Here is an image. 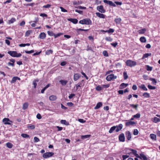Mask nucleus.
<instances>
[{
  "label": "nucleus",
  "instance_id": "obj_1",
  "mask_svg": "<svg viewBox=\"0 0 160 160\" xmlns=\"http://www.w3.org/2000/svg\"><path fill=\"white\" fill-rule=\"evenodd\" d=\"M79 23L82 24L91 25L92 21L89 19L85 18L80 20Z\"/></svg>",
  "mask_w": 160,
  "mask_h": 160
},
{
  "label": "nucleus",
  "instance_id": "obj_2",
  "mask_svg": "<svg viewBox=\"0 0 160 160\" xmlns=\"http://www.w3.org/2000/svg\"><path fill=\"white\" fill-rule=\"evenodd\" d=\"M8 53L12 57H19L22 56L21 54L18 53L16 51H9L8 52Z\"/></svg>",
  "mask_w": 160,
  "mask_h": 160
},
{
  "label": "nucleus",
  "instance_id": "obj_3",
  "mask_svg": "<svg viewBox=\"0 0 160 160\" xmlns=\"http://www.w3.org/2000/svg\"><path fill=\"white\" fill-rule=\"evenodd\" d=\"M126 63L127 66L130 67H132L136 65V62H135L132 61L130 60H127L126 62Z\"/></svg>",
  "mask_w": 160,
  "mask_h": 160
},
{
  "label": "nucleus",
  "instance_id": "obj_4",
  "mask_svg": "<svg viewBox=\"0 0 160 160\" xmlns=\"http://www.w3.org/2000/svg\"><path fill=\"white\" fill-rule=\"evenodd\" d=\"M54 154V153L52 152H47L43 154L42 157L44 158H47L51 157Z\"/></svg>",
  "mask_w": 160,
  "mask_h": 160
},
{
  "label": "nucleus",
  "instance_id": "obj_5",
  "mask_svg": "<svg viewBox=\"0 0 160 160\" xmlns=\"http://www.w3.org/2000/svg\"><path fill=\"white\" fill-rule=\"evenodd\" d=\"M117 76H114L113 74H111L109 75H108L106 77V80L108 81H110L111 80H113L116 79Z\"/></svg>",
  "mask_w": 160,
  "mask_h": 160
},
{
  "label": "nucleus",
  "instance_id": "obj_6",
  "mask_svg": "<svg viewBox=\"0 0 160 160\" xmlns=\"http://www.w3.org/2000/svg\"><path fill=\"white\" fill-rule=\"evenodd\" d=\"M2 122L4 123L5 125H11L10 122H12L9 120L8 118H5L2 120Z\"/></svg>",
  "mask_w": 160,
  "mask_h": 160
},
{
  "label": "nucleus",
  "instance_id": "obj_7",
  "mask_svg": "<svg viewBox=\"0 0 160 160\" xmlns=\"http://www.w3.org/2000/svg\"><path fill=\"white\" fill-rule=\"evenodd\" d=\"M97 8L98 10L102 13H104L106 11L104 9L102 5H100V6H98Z\"/></svg>",
  "mask_w": 160,
  "mask_h": 160
},
{
  "label": "nucleus",
  "instance_id": "obj_8",
  "mask_svg": "<svg viewBox=\"0 0 160 160\" xmlns=\"http://www.w3.org/2000/svg\"><path fill=\"white\" fill-rule=\"evenodd\" d=\"M103 2L104 3L109 5L110 6L116 7V5L112 1H108L107 0H103Z\"/></svg>",
  "mask_w": 160,
  "mask_h": 160
},
{
  "label": "nucleus",
  "instance_id": "obj_9",
  "mask_svg": "<svg viewBox=\"0 0 160 160\" xmlns=\"http://www.w3.org/2000/svg\"><path fill=\"white\" fill-rule=\"evenodd\" d=\"M129 151H131L132 152L128 153L129 155H130L132 153L137 157H138L139 158H140V156H139L138 154H137V152L136 151V150L132 149H130L129 150Z\"/></svg>",
  "mask_w": 160,
  "mask_h": 160
},
{
  "label": "nucleus",
  "instance_id": "obj_10",
  "mask_svg": "<svg viewBox=\"0 0 160 160\" xmlns=\"http://www.w3.org/2000/svg\"><path fill=\"white\" fill-rule=\"evenodd\" d=\"M125 138L123 133L121 134L119 136V139L120 141L124 142L125 141Z\"/></svg>",
  "mask_w": 160,
  "mask_h": 160
},
{
  "label": "nucleus",
  "instance_id": "obj_11",
  "mask_svg": "<svg viewBox=\"0 0 160 160\" xmlns=\"http://www.w3.org/2000/svg\"><path fill=\"white\" fill-rule=\"evenodd\" d=\"M81 77V75L79 73H76L74 74L73 76L74 80L76 81L78 80Z\"/></svg>",
  "mask_w": 160,
  "mask_h": 160
},
{
  "label": "nucleus",
  "instance_id": "obj_12",
  "mask_svg": "<svg viewBox=\"0 0 160 160\" xmlns=\"http://www.w3.org/2000/svg\"><path fill=\"white\" fill-rule=\"evenodd\" d=\"M135 124H136L135 122H134L132 121H129L128 122H126V123H125L126 126L127 127L129 126L130 125L133 126Z\"/></svg>",
  "mask_w": 160,
  "mask_h": 160
},
{
  "label": "nucleus",
  "instance_id": "obj_13",
  "mask_svg": "<svg viewBox=\"0 0 160 160\" xmlns=\"http://www.w3.org/2000/svg\"><path fill=\"white\" fill-rule=\"evenodd\" d=\"M126 135L127 139L128 140H130L131 138V135L130 132L129 131L126 132Z\"/></svg>",
  "mask_w": 160,
  "mask_h": 160
},
{
  "label": "nucleus",
  "instance_id": "obj_14",
  "mask_svg": "<svg viewBox=\"0 0 160 160\" xmlns=\"http://www.w3.org/2000/svg\"><path fill=\"white\" fill-rule=\"evenodd\" d=\"M46 37V34L43 32H41L40 33L39 35V38L42 39H44Z\"/></svg>",
  "mask_w": 160,
  "mask_h": 160
},
{
  "label": "nucleus",
  "instance_id": "obj_15",
  "mask_svg": "<svg viewBox=\"0 0 160 160\" xmlns=\"http://www.w3.org/2000/svg\"><path fill=\"white\" fill-rule=\"evenodd\" d=\"M68 20L75 24L77 23L78 22V20L75 18H69Z\"/></svg>",
  "mask_w": 160,
  "mask_h": 160
},
{
  "label": "nucleus",
  "instance_id": "obj_16",
  "mask_svg": "<svg viewBox=\"0 0 160 160\" xmlns=\"http://www.w3.org/2000/svg\"><path fill=\"white\" fill-rule=\"evenodd\" d=\"M96 14L97 16L100 18H105V15L102 14L99 12H96Z\"/></svg>",
  "mask_w": 160,
  "mask_h": 160
},
{
  "label": "nucleus",
  "instance_id": "obj_17",
  "mask_svg": "<svg viewBox=\"0 0 160 160\" xmlns=\"http://www.w3.org/2000/svg\"><path fill=\"white\" fill-rule=\"evenodd\" d=\"M117 128L116 130V131L117 132H119L120 130L122 128V125L121 124H119L118 126H116Z\"/></svg>",
  "mask_w": 160,
  "mask_h": 160
},
{
  "label": "nucleus",
  "instance_id": "obj_18",
  "mask_svg": "<svg viewBox=\"0 0 160 160\" xmlns=\"http://www.w3.org/2000/svg\"><path fill=\"white\" fill-rule=\"evenodd\" d=\"M151 53H146L144 54L142 58V59H144L146 58H148L149 56H150L151 55Z\"/></svg>",
  "mask_w": 160,
  "mask_h": 160
},
{
  "label": "nucleus",
  "instance_id": "obj_19",
  "mask_svg": "<svg viewBox=\"0 0 160 160\" xmlns=\"http://www.w3.org/2000/svg\"><path fill=\"white\" fill-rule=\"evenodd\" d=\"M142 96L144 98H149L150 97L149 93L147 92L144 93L142 94Z\"/></svg>",
  "mask_w": 160,
  "mask_h": 160
},
{
  "label": "nucleus",
  "instance_id": "obj_20",
  "mask_svg": "<svg viewBox=\"0 0 160 160\" xmlns=\"http://www.w3.org/2000/svg\"><path fill=\"white\" fill-rule=\"evenodd\" d=\"M151 138L154 141H156L157 140V138L156 135L154 134H151L150 135Z\"/></svg>",
  "mask_w": 160,
  "mask_h": 160
},
{
  "label": "nucleus",
  "instance_id": "obj_21",
  "mask_svg": "<svg viewBox=\"0 0 160 160\" xmlns=\"http://www.w3.org/2000/svg\"><path fill=\"white\" fill-rule=\"evenodd\" d=\"M102 103L101 102H98L96 105V106L94 107L95 109H97L100 107H101L102 106Z\"/></svg>",
  "mask_w": 160,
  "mask_h": 160
},
{
  "label": "nucleus",
  "instance_id": "obj_22",
  "mask_svg": "<svg viewBox=\"0 0 160 160\" xmlns=\"http://www.w3.org/2000/svg\"><path fill=\"white\" fill-rule=\"evenodd\" d=\"M59 82L62 86L65 85L68 82V81L63 80H61L59 81Z\"/></svg>",
  "mask_w": 160,
  "mask_h": 160
},
{
  "label": "nucleus",
  "instance_id": "obj_23",
  "mask_svg": "<svg viewBox=\"0 0 160 160\" xmlns=\"http://www.w3.org/2000/svg\"><path fill=\"white\" fill-rule=\"evenodd\" d=\"M28 106V102H25L22 105V109L23 110H25L27 109Z\"/></svg>",
  "mask_w": 160,
  "mask_h": 160
},
{
  "label": "nucleus",
  "instance_id": "obj_24",
  "mask_svg": "<svg viewBox=\"0 0 160 160\" xmlns=\"http://www.w3.org/2000/svg\"><path fill=\"white\" fill-rule=\"evenodd\" d=\"M141 159H143V160H148V158L147 157L142 153H141Z\"/></svg>",
  "mask_w": 160,
  "mask_h": 160
},
{
  "label": "nucleus",
  "instance_id": "obj_25",
  "mask_svg": "<svg viewBox=\"0 0 160 160\" xmlns=\"http://www.w3.org/2000/svg\"><path fill=\"white\" fill-rule=\"evenodd\" d=\"M149 80L152 81V84L154 85H156L157 82L155 79L152 78H149Z\"/></svg>",
  "mask_w": 160,
  "mask_h": 160
},
{
  "label": "nucleus",
  "instance_id": "obj_26",
  "mask_svg": "<svg viewBox=\"0 0 160 160\" xmlns=\"http://www.w3.org/2000/svg\"><path fill=\"white\" fill-rule=\"evenodd\" d=\"M57 97L54 95H52L49 97V100L51 101H55L57 99Z\"/></svg>",
  "mask_w": 160,
  "mask_h": 160
},
{
  "label": "nucleus",
  "instance_id": "obj_27",
  "mask_svg": "<svg viewBox=\"0 0 160 160\" xmlns=\"http://www.w3.org/2000/svg\"><path fill=\"white\" fill-rule=\"evenodd\" d=\"M153 122L156 123L158 122H160V119L156 117H155L153 118Z\"/></svg>",
  "mask_w": 160,
  "mask_h": 160
},
{
  "label": "nucleus",
  "instance_id": "obj_28",
  "mask_svg": "<svg viewBox=\"0 0 160 160\" xmlns=\"http://www.w3.org/2000/svg\"><path fill=\"white\" fill-rule=\"evenodd\" d=\"M116 127L115 126H114L112 127L109 131V133H112L113 131L116 129Z\"/></svg>",
  "mask_w": 160,
  "mask_h": 160
},
{
  "label": "nucleus",
  "instance_id": "obj_29",
  "mask_svg": "<svg viewBox=\"0 0 160 160\" xmlns=\"http://www.w3.org/2000/svg\"><path fill=\"white\" fill-rule=\"evenodd\" d=\"M128 85V84L124 83H122L120 86V88L121 89L123 88H126Z\"/></svg>",
  "mask_w": 160,
  "mask_h": 160
},
{
  "label": "nucleus",
  "instance_id": "obj_30",
  "mask_svg": "<svg viewBox=\"0 0 160 160\" xmlns=\"http://www.w3.org/2000/svg\"><path fill=\"white\" fill-rule=\"evenodd\" d=\"M6 146L9 148H11L13 147L12 144L9 142H8L6 143Z\"/></svg>",
  "mask_w": 160,
  "mask_h": 160
},
{
  "label": "nucleus",
  "instance_id": "obj_31",
  "mask_svg": "<svg viewBox=\"0 0 160 160\" xmlns=\"http://www.w3.org/2000/svg\"><path fill=\"white\" fill-rule=\"evenodd\" d=\"M114 21L116 23L118 24L120 23L121 21V19L120 18H116L115 19Z\"/></svg>",
  "mask_w": 160,
  "mask_h": 160
},
{
  "label": "nucleus",
  "instance_id": "obj_32",
  "mask_svg": "<svg viewBox=\"0 0 160 160\" xmlns=\"http://www.w3.org/2000/svg\"><path fill=\"white\" fill-rule=\"evenodd\" d=\"M91 136L90 135H82L81 136V138L82 139H84L85 138H89Z\"/></svg>",
  "mask_w": 160,
  "mask_h": 160
},
{
  "label": "nucleus",
  "instance_id": "obj_33",
  "mask_svg": "<svg viewBox=\"0 0 160 160\" xmlns=\"http://www.w3.org/2000/svg\"><path fill=\"white\" fill-rule=\"evenodd\" d=\"M147 41L146 39L144 37H141V42H146Z\"/></svg>",
  "mask_w": 160,
  "mask_h": 160
},
{
  "label": "nucleus",
  "instance_id": "obj_34",
  "mask_svg": "<svg viewBox=\"0 0 160 160\" xmlns=\"http://www.w3.org/2000/svg\"><path fill=\"white\" fill-rule=\"evenodd\" d=\"M141 88L143 89L144 91H147V88L144 84H142L141 85Z\"/></svg>",
  "mask_w": 160,
  "mask_h": 160
},
{
  "label": "nucleus",
  "instance_id": "obj_35",
  "mask_svg": "<svg viewBox=\"0 0 160 160\" xmlns=\"http://www.w3.org/2000/svg\"><path fill=\"white\" fill-rule=\"evenodd\" d=\"M27 127L28 128L31 129H33L35 128V127L34 125H31V124L28 125Z\"/></svg>",
  "mask_w": 160,
  "mask_h": 160
},
{
  "label": "nucleus",
  "instance_id": "obj_36",
  "mask_svg": "<svg viewBox=\"0 0 160 160\" xmlns=\"http://www.w3.org/2000/svg\"><path fill=\"white\" fill-rule=\"evenodd\" d=\"M123 75L124 79H127L128 77V76L127 75V73L126 72H124L123 73Z\"/></svg>",
  "mask_w": 160,
  "mask_h": 160
},
{
  "label": "nucleus",
  "instance_id": "obj_37",
  "mask_svg": "<svg viewBox=\"0 0 160 160\" xmlns=\"http://www.w3.org/2000/svg\"><path fill=\"white\" fill-rule=\"evenodd\" d=\"M21 136L24 138H28L29 137V135L26 134L22 133L21 134Z\"/></svg>",
  "mask_w": 160,
  "mask_h": 160
},
{
  "label": "nucleus",
  "instance_id": "obj_38",
  "mask_svg": "<svg viewBox=\"0 0 160 160\" xmlns=\"http://www.w3.org/2000/svg\"><path fill=\"white\" fill-rule=\"evenodd\" d=\"M53 52V51L52 50H47L46 52L45 53L46 54L48 55H49L50 54L52 53Z\"/></svg>",
  "mask_w": 160,
  "mask_h": 160
},
{
  "label": "nucleus",
  "instance_id": "obj_39",
  "mask_svg": "<svg viewBox=\"0 0 160 160\" xmlns=\"http://www.w3.org/2000/svg\"><path fill=\"white\" fill-rule=\"evenodd\" d=\"M114 32V30L112 28H110L108 30L105 31L106 32H108V33H113Z\"/></svg>",
  "mask_w": 160,
  "mask_h": 160
},
{
  "label": "nucleus",
  "instance_id": "obj_40",
  "mask_svg": "<svg viewBox=\"0 0 160 160\" xmlns=\"http://www.w3.org/2000/svg\"><path fill=\"white\" fill-rule=\"evenodd\" d=\"M16 21V19L15 18H12L9 21V23L11 24L13 23Z\"/></svg>",
  "mask_w": 160,
  "mask_h": 160
},
{
  "label": "nucleus",
  "instance_id": "obj_41",
  "mask_svg": "<svg viewBox=\"0 0 160 160\" xmlns=\"http://www.w3.org/2000/svg\"><path fill=\"white\" fill-rule=\"evenodd\" d=\"M148 88L151 90H154L156 88L154 86H152L151 85H149L148 86Z\"/></svg>",
  "mask_w": 160,
  "mask_h": 160
},
{
  "label": "nucleus",
  "instance_id": "obj_42",
  "mask_svg": "<svg viewBox=\"0 0 160 160\" xmlns=\"http://www.w3.org/2000/svg\"><path fill=\"white\" fill-rule=\"evenodd\" d=\"M105 39L108 41L111 42L112 40V39L110 37H106Z\"/></svg>",
  "mask_w": 160,
  "mask_h": 160
},
{
  "label": "nucleus",
  "instance_id": "obj_43",
  "mask_svg": "<svg viewBox=\"0 0 160 160\" xmlns=\"http://www.w3.org/2000/svg\"><path fill=\"white\" fill-rule=\"evenodd\" d=\"M16 79V77H13L11 81V83H12L15 82L17 80Z\"/></svg>",
  "mask_w": 160,
  "mask_h": 160
},
{
  "label": "nucleus",
  "instance_id": "obj_44",
  "mask_svg": "<svg viewBox=\"0 0 160 160\" xmlns=\"http://www.w3.org/2000/svg\"><path fill=\"white\" fill-rule=\"evenodd\" d=\"M130 106L131 107H132L133 108H134L136 109H137V108L138 105L137 104L136 105H134V104H130Z\"/></svg>",
  "mask_w": 160,
  "mask_h": 160
},
{
  "label": "nucleus",
  "instance_id": "obj_45",
  "mask_svg": "<svg viewBox=\"0 0 160 160\" xmlns=\"http://www.w3.org/2000/svg\"><path fill=\"white\" fill-rule=\"evenodd\" d=\"M32 32L30 30H28L25 33V36H28Z\"/></svg>",
  "mask_w": 160,
  "mask_h": 160
},
{
  "label": "nucleus",
  "instance_id": "obj_46",
  "mask_svg": "<svg viewBox=\"0 0 160 160\" xmlns=\"http://www.w3.org/2000/svg\"><path fill=\"white\" fill-rule=\"evenodd\" d=\"M147 69L148 71H151L152 70V67H150L148 65H147Z\"/></svg>",
  "mask_w": 160,
  "mask_h": 160
},
{
  "label": "nucleus",
  "instance_id": "obj_47",
  "mask_svg": "<svg viewBox=\"0 0 160 160\" xmlns=\"http://www.w3.org/2000/svg\"><path fill=\"white\" fill-rule=\"evenodd\" d=\"M138 131L137 129H134L133 132V134L135 135H136L138 134Z\"/></svg>",
  "mask_w": 160,
  "mask_h": 160
},
{
  "label": "nucleus",
  "instance_id": "obj_48",
  "mask_svg": "<svg viewBox=\"0 0 160 160\" xmlns=\"http://www.w3.org/2000/svg\"><path fill=\"white\" fill-rule=\"evenodd\" d=\"M102 88L99 86H97L96 88V89L98 91H101L102 90Z\"/></svg>",
  "mask_w": 160,
  "mask_h": 160
},
{
  "label": "nucleus",
  "instance_id": "obj_49",
  "mask_svg": "<svg viewBox=\"0 0 160 160\" xmlns=\"http://www.w3.org/2000/svg\"><path fill=\"white\" fill-rule=\"evenodd\" d=\"M34 142H38L40 141L39 139L37 137H35L34 138Z\"/></svg>",
  "mask_w": 160,
  "mask_h": 160
},
{
  "label": "nucleus",
  "instance_id": "obj_50",
  "mask_svg": "<svg viewBox=\"0 0 160 160\" xmlns=\"http://www.w3.org/2000/svg\"><path fill=\"white\" fill-rule=\"evenodd\" d=\"M62 35V33H58L57 34H55L54 33L53 36H54L55 38H56L60 36L61 35Z\"/></svg>",
  "mask_w": 160,
  "mask_h": 160
},
{
  "label": "nucleus",
  "instance_id": "obj_51",
  "mask_svg": "<svg viewBox=\"0 0 160 160\" xmlns=\"http://www.w3.org/2000/svg\"><path fill=\"white\" fill-rule=\"evenodd\" d=\"M103 55L105 57L108 56V54L107 52L106 51H104L102 52Z\"/></svg>",
  "mask_w": 160,
  "mask_h": 160
},
{
  "label": "nucleus",
  "instance_id": "obj_52",
  "mask_svg": "<svg viewBox=\"0 0 160 160\" xmlns=\"http://www.w3.org/2000/svg\"><path fill=\"white\" fill-rule=\"evenodd\" d=\"M25 52L27 54H30L33 53L34 52L33 50H31L30 51H25Z\"/></svg>",
  "mask_w": 160,
  "mask_h": 160
},
{
  "label": "nucleus",
  "instance_id": "obj_53",
  "mask_svg": "<svg viewBox=\"0 0 160 160\" xmlns=\"http://www.w3.org/2000/svg\"><path fill=\"white\" fill-rule=\"evenodd\" d=\"M140 117V114L139 113H137L136 114L133 116V117L134 118H138Z\"/></svg>",
  "mask_w": 160,
  "mask_h": 160
},
{
  "label": "nucleus",
  "instance_id": "obj_54",
  "mask_svg": "<svg viewBox=\"0 0 160 160\" xmlns=\"http://www.w3.org/2000/svg\"><path fill=\"white\" fill-rule=\"evenodd\" d=\"M48 34L51 36H53L54 35V33H53L52 31H48Z\"/></svg>",
  "mask_w": 160,
  "mask_h": 160
},
{
  "label": "nucleus",
  "instance_id": "obj_55",
  "mask_svg": "<svg viewBox=\"0 0 160 160\" xmlns=\"http://www.w3.org/2000/svg\"><path fill=\"white\" fill-rule=\"evenodd\" d=\"M51 6V5L49 4H47L46 5H44L43 6V8H50Z\"/></svg>",
  "mask_w": 160,
  "mask_h": 160
},
{
  "label": "nucleus",
  "instance_id": "obj_56",
  "mask_svg": "<svg viewBox=\"0 0 160 160\" xmlns=\"http://www.w3.org/2000/svg\"><path fill=\"white\" fill-rule=\"evenodd\" d=\"M129 156L128 155H123L122 156L123 160H125L126 159L128 158Z\"/></svg>",
  "mask_w": 160,
  "mask_h": 160
},
{
  "label": "nucleus",
  "instance_id": "obj_57",
  "mask_svg": "<svg viewBox=\"0 0 160 160\" xmlns=\"http://www.w3.org/2000/svg\"><path fill=\"white\" fill-rule=\"evenodd\" d=\"M78 8L80 9H86V7H82L81 6H79L77 7Z\"/></svg>",
  "mask_w": 160,
  "mask_h": 160
},
{
  "label": "nucleus",
  "instance_id": "obj_58",
  "mask_svg": "<svg viewBox=\"0 0 160 160\" xmlns=\"http://www.w3.org/2000/svg\"><path fill=\"white\" fill-rule=\"evenodd\" d=\"M75 95L74 94L72 93L70 95L68 96V98L69 99L72 98L74 96H75Z\"/></svg>",
  "mask_w": 160,
  "mask_h": 160
},
{
  "label": "nucleus",
  "instance_id": "obj_59",
  "mask_svg": "<svg viewBox=\"0 0 160 160\" xmlns=\"http://www.w3.org/2000/svg\"><path fill=\"white\" fill-rule=\"evenodd\" d=\"M78 121L79 122L81 123H84L86 122V121L82 119H79L78 120Z\"/></svg>",
  "mask_w": 160,
  "mask_h": 160
},
{
  "label": "nucleus",
  "instance_id": "obj_60",
  "mask_svg": "<svg viewBox=\"0 0 160 160\" xmlns=\"http://www.w3.org/2000/svg\"><path fill=\"white\" fill-rule=\"evenodd\" d=\"M60 8L61 9V10L62 12H67V11L64 8L62 7H60Z\"/></svg>",
  "mask_w": 160,
  "mask_h": 160
},
{
  "label": "nucleus",
  "instance_id": "obj_61",
  "mask_svg": "<svg viewBox=\"0 0 160 160\" xmlns=\"http://www.w3.org/2000/svg\"><path fill=\"white\" fill-rule=\"evenodd\" d=\"M37 118L38 119H41L42 118V117L41 114L39 113H38L37 115Z\"/></svg>",
  "mask_w": 160,
  "mask_h": 160
},
{
  "label": "nucleus",
  "instance_id": "obj_62",
  "mask_svg": "<svg viewBox=\"0 0 160 160\" xmlns=\"http://www.w3.org/2000/svg\"><path fill=\"white\" fill-rule=\"evenodd\" d=\"M111 44L114 47H116L117 45H118V43L117 42H115V43H111Z\"/></svg>",
  "mask_w": 160,
  "mask_h": 160
},
{
  "label": "nucleus",
  "instance_id": "obj_63",
  "mask_svg": "<svg viewBox=\"0 0 160 160\" xmlns=\"http://www.w3.org/2000/svg\"><path fill=\"white\" fill-rule=\"evenodd\" d=\"M40 16H42V17H47V16H48L46 14L44 13H41L40 14Z\"/></svg>",
  "mask_w": 160,
  "mask_h": 160
},
{
  "label": "nucleus",
  "instance_id": "obj_64",
  "mask_svg": "<svg viewBox=\"0 0 160 160\" xmlns=\"http://www.w3.org/2000/svg\"><path fill=\"white\" fill-rule=\"evenodd\" d=\"M146 31V29L145 28L141 29V34H143Z\"/></svg>",
  "mask_w": 160,
  "mask_h": 160
}]
</instances>
